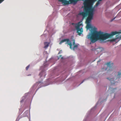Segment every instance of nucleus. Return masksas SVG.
<instances>
[{
  "instance_id": "obj_1",
  "label": "nucleus",
  "mask_w": 121,
  "mask_h": 121,
  "mask_svg": "<svg viewBox=\"0 0 121 121\" xmlns=\"http://www.w3.org/2000/svg\"><path fill=\"white\" fill-rule=\"evenodd\" d=\"M112 75L114 76L113 78L111 77V78H107V79L110 81L112 84H115L117 82L115 81L114 79H115L116 80L121 77V71H120L118 72H114L112 73Z\"/></svg>"
},
{
  "instance_id": "obj_2",
  "label": "nucleus",
  "mask_w": 121,
  "mask_h": 121,
  "mask_svg": "<svg viewBox=\"0 0 121 121\" xmlns=\"http://www.w3.org/2000/svg\"><path fill=\"white\" fill-rule=\"evenodd\" d=\"M72 25L75 26V27L77 30V32L78 35H80L83 32L82 27L83 25L82 21H80L77 23H72Z\"/></svg>"
},
{
  "instance_id": "obj_3",
  "label": "nucleus",
  "mask_w": 121,
  "mask_h": 121,
  "mask_svg": "<svg viewBox=\"0 0 121 121\" xmlns=\"http://www.w3.org/2000/svg\"><path fill=\"white\" fill-rule=\"evenodd\" d=\"M113 66V63H112L108 62L104 65V67L105 68H103L102 69L103 71L107 70L108 72H109L114 69Z\"/></svg>"
},
{
  "instance_id": "obj_4",
  "label": "nucleus",
  "mask_w": 121,
  "mask_h": 121,
  "mask_svg": "<svg viewBox=\"0 0 121 121\" xmlns=\"http://www.w3.org/2000/svg\"><path fill=\"white\" fill-rule=\"evenodd\" d=\"M91 9V11L90 12H89L88 17L87 18L86 20V23L87 24H89L93 17V12L94 10V8H92V9Z\"/></svg>"
},
{
  "instance_id": "obj_5",
  "label": "nucleus",
  "mask_w": 121,
  "mask_h": 121,
  "mask_svg": "<svg viewBox=\"0 0 121 121\" xmlns=\"http://www.w3.org/2000/svg\"><path fill=\"white\" fill-rule=\"evenodd\" d=\"M67 41V42L65 43V44H67L68 45H69L70 46V48L71 49H72V43L70 42L69 43V42L70 41L69 39H65L62 40L60 42L59 44H61L62 43H63Z\"/></svg>"
},
{
  "instance_id": "obj_6",
  "label": "nucleus",
  "mask_w": 121,
  "mask_h": 121,
  "mask_svg": "<svg viewBox=\"0 0 121 121\" xmlns=\"http://www.w3.org/2000/svg\"><path fill=\"white\" fill-rule=\"evenodd\" d=\"M121 33V30H120L119 32L117 31L112 32L110 34H108V38H111L113 35L116 34Z\"/></svg>"
},
{
  "instance_id": "obj_7",
  "label": "nucleus",
  "mask_w": 121,
  "mask_h": 121,
  "mask_svg": "<svg viewBox=\"0 0 121 121\" xmlns=\"http://www.w3.org/2000/svg\"><path fill=\"white\" fill-rule=\"evenodd\" d=\"M116 39H112L110 40V41L111 42H112L115 41L116 39H121V35L119 36V35H116Z\"/></svg>"
},
{
  "instance_id": "obj_8",
  "label": "nucleus",
  "mask_w": 121,
  "mask_h": 121,
  "mask_svg": "<svg viewBox=\"0 0 121 121\" xmlns=\"http://www.w3.org/2000/svg\"><path fill=\"white\" fill-rule=\"evenodd\" d=\"M73 45L74 46L73 48H72V49H73V50H74L75 48H77L78 47V45L75 44V40L74 39H73Z\"/></svg>"
},
{
  "instance_id": "obj_9",
  "label": "nucleus",
  "mask_w": 121,
  "mask_h": 121,
  "mask_svg": "<svg viewBox=\"0 0 121 121\" xmlns=\"http://www.w3.org/2000/svg\"><path fill=\"white\" fill-rule=\"evenodd\" d=\"M39 83V82H38L35 84L32 87V88L34 90L38 86Z\"/></svg>"
},
{
  "instance_id": "obj_10",
  "label": "nucleus",
  "mask_w": 121,
  "mask_h": 121,
  "mask_svg": "<svg viewBox=\"0 0 121 121\" xmlns=\"http://www.w3.org/2000/svg\"><path fill=\"white\" fill-rule=\"evenodd\" d=\"M49 43L47 42H45L44 43V44L45 46L44 48H47L49 46Z\"/></svg>"
},
{
  "instance_id": "obj_11",
  "label": "nucleus",
  "mask_w": 121,
  "mask_h": 121,
  "mask_svg": "<svg viewBox=\"0 0 121 121\" xmlns=\"http://www.w3.org/2000/svg\"><path fill=\"white\" fill-rule=\"evenodd\" d=\"M97 51L99 53L102 51L103 50V48L101 47H99L96 49Z\"/></svg>"
},
{
  "instance_id": "obj_12",
  "label": "nucleus",
  "mask_w": 121,
  "mask_h": 121,
  "mask_svg": "<svg viewBox=\"0 0 121 121\" xmlns=\"http://www.w3.org/2000/svg\"><path fill=\"white\" fill-rule=\"evenodd\" d=\"M91 50L92 51H94L95 53L96 54H97L99 53V52L97 51V49L95 48L92 49H91Z\"/></svg>"
},
{
  "instance_id": "obj_13",
  "label": "nucleus",
  "mask_w": 121,
  "mask_h": 121,
  "mask_svg": "<svg viewBox=\"0 0 121 121\" xmlns=\"http://www.w3.org/2000/svg\"><path fill=\"white\" fill-rule=\"evenodd\" d=\"M102 0H99L96 4L95 6H97L99 4H100V2Z\"/></svg>"
},
{
  "instance_id": "obj_14",
  "label": "nucleus",
  "mask_w": 121,
  "mask_h": 121,
  "mask_svg": "<svg viewBox=\"0 0 121 121\" xmlns=\"http://www.w3.org/2000/svg\"><path fill=\"white\" fill-rule=\"evenodd\" d=\"M87 24V25L86 26L87 28H90V26L89 25V24Z\"/></svg>"
},
{
  "instance_id": "obj_15",
  "label": "nucleus",
  "mask_w": 121,
  "mask_h": 121,
  "mask_svg": "<svg viewBox=\"0 0 121 121\" xmlns=\"http://www.w3.org/2000/svg\"><path fill=\"white\" fill-rule=\"evenodd\" d=\"M43 73H44L42 71L39 74V75L40 76H41L40 77H41V76H42V74Z\"/></svg>"
},
{
  "instance_id": "obj_16",
  "label": "nucleus",
  "mask_w": 121,
  "mask_h": 121,
  "mask_svg": "<svg viewBox=\"0 0 121 121\" xmlns=\"http://www.w3.org/2000/svg\"><path fill=\"white\" fill-rule=\"evenodd\" d=\"M29 66H30V65H28L27 66L26 68V70H28V69H29Z\"/></svg>"
},
{
  "instance_id": "obj_17",
  "label": "nucleus",
  "mask_w": 121,
  "mask_h": 121,
  "mask_svg": "<svg viewBox=\"0 0 121 121\" xmlns=\"http://www.w3.org/2000/svg\"><path fill=\"white\" fill-rule=\"evenodd\" d=\"M61 56H62L61 55H60L59 56V57H61V59H63V57H61Z\"/></svg>"
},
{
  "instance_id": "obj_18",
  "label": "nucleus",
  "mask_w": 121,
  "mask_h": 121,
  "mask_svg": "<svg viewBox=\"0 0 121 121\" xmlns=\"http://www.w3.org/2000/svg\"><path fill=\"white\" fill-rule=\"evenodd\" d=\"M4 0H0V4L3 2Z\"/></svg>"
},
{
  "instance_id": "obj_19",
  "label": "nucleus",
  "mask_w": 121,
  "mask_h": 121,
  "mask_svg": "<svg viewBox=\"0 0 121 121\" xmlns=\"http://www.w3.org/2000/svg\"><path fill=\"white\" fill-rule=\"evenodd\" d=\"M84 80H84L82 81V82H81V83H80V84H81L82 83H83V82L84 81Z\"/></svg>"
},
{
  "instance_id": "obj_20",
  "label": "nucleus",
  "mask_w": 121,
  "mask_h": 121,
  "mask_svg": "<svg viewBox=\"0 0 121 121\" xmlns=\"http://www.w3.org/2000/svg\"><path fill=\"white\" fill-rule=\"evenodd\" d=\"M60 53V52H59V53H58V54H59V53Z\"/></svg>"
}]
</instances>
